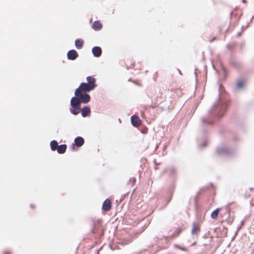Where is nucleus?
<instances>
[{
	"mask_svg": "<svg viewBox=\"0 0 254 254\" xmlns=\"http://www.w3.org/2000/svg\"><path fill=\"white\" fill-rule=\"evenodd\" d=\"M227 107L225 101L219 99L213 106L208 111L207 115L201 119L202 124H212L213 120L223 116Z\"/></svg>",
	"mask_w": 254,
	"mask_h": 254,
	"instance_id": "obj_1",
	"label": "nucleus"
},
{
	"mask_svg": "<svg viewBox=\"0 0 254 254\" xmlns=\"http://www.w3.org/2000/svg\"><path fill=\"white\" fill-rule=\"evenodd\" d=\"M75 98L81 104V103L86 104L90 100V96L89 94L86 93L82 92L79 88H77L75 91Z\"/></svg>",
	"mask_w": 254,
	"mask_h": 254,
	"instance_id": "obj_2",
	"label": "nucleus"
},
{
	"mask_svg": "<svg viewBox=\"0 0 254 254\" xmlns=\"http://www.w3.org/2000/svg\"><path fill=\"white\" fill-rule=\"evenodd\" d=\"M234 153V150H231L225 144H220L216 149V153L220 156H229Z\"/></svg>",
	"mask_w": 254,
	"mask_h": 254,
	"instance_id": "obj_3",
	"label": "nucleus"
},
{
	"mask_svg": "<svg viewBox=\"0 0 254 254\" xmlns=\"http://www.w3.org/2000/svg\"><path fill=\"white\" fill-rule=\"evenodd\" d=\"M80 104L77 101L75 98H71L70 100V112L73 115H76L79 113L81 110Z\"/></svg>",
	"mask_w": 254,
	"mask_h": 254,
	"instance_id": "obj_4",
	"label": "nucleus"
},
{
	"mask_svg": "<svg viewBox=\"0 0 254 254\" xmlns=\"http://www.w3.org/2000/svg\"><path fill=\"white\" fill-rule=\"evenodd\" d=\"M165 173H167L170 178H174L177 175V169L174 167H169L164 170L162 174Z\"/></svg>",
	"mask_w": 254,
	"mask_h": 254,
	"instance_id": "obj_5",
	"label": "nucleus"
},
{
	"mask_svg": "<svg viewBox=\"0 0 254 254\" xmlns=\"http://www.w3.org/2000/svg\"><path fill=\"white\" fill-rule=\"evenodd\" d=\"M78 88H79V90H80L82 92L86 93L87 92L94 89V88L91 87L90 85L85 82L81 83Z\"/></svg>",
	"mask_w": 254,
	"mask_h": 254,
	"instance_id": "obj_6",
	"label": "nucleus"
},
{
	"mask_svg": "<svg viewBox=\"0 0 254 254\" xmlns=\"http://www.w3.org/2000/svg\"><path fill=\"white\" fill-rule=\"evenodd\" d=\"M78 56V53L75 50H70L67 53V59L69 60H75Z\"/></svg>",
	"mask_w": 254,
	"mask_h": 254,
	"instance_id": "obj_7",
	"label": "nucleus"
},
{
	"mask_svg": "<svg viewBox=\"0 0 254 254\" xmlns=\"http://www.w3.org/2000/svg\"><path fill=\"white\" fill-rule=\"evenodd\" d=\"M81 115L83 117L89 116L91 113L90 108L89 106H84L81 109Z\"/></svg>",
	"mask_w": 254,
	"mask_h": 254,
	"instance_id": "obj_8",
	"label": "nucleus"
},
{
	"mask_svg": "<svg viewBox=\"0 0 254 254\" xmlns=\"http://www.w3.org/2000/svg\"><path fill=\"white\" fill-rule=\"evenodd\" d=\"M92 53L94 57H99L102 54V49L100 47H94L92 49Z\"/></svg>",
	"mask_w": 254,
	"mask_h": 254,
	"instance_id": "obj_9",
	"label": "nucleus"
},
{
	"mask_svg": "<svg viewBox=\"0 0 254 254\" xmlns=\"http://www.w3.org/2000/svg\"><path fill=\"white\" fill-rule=\"evenodd\" d=\"M86 80L87 81L86 83L87 84H88L91 87H92L94 89L96 87L97 85L96 84V79L95 78L91 76H88L86 77Z\"/></svg>",
	"mask_w": 254,
	"mask_h": 254,
	"instance_id": "obj_10",
	"label": "nucleus"
},
{
	"mask_svg": "<svg viewBox=\"0 0 254 254\" xmlns=\"http://www.w3.org/2000/svg\"><path fill=\"white\" fill-rule=\"evenodd\" d=\"M111 208V201L109 199H106L103 202L102 209L104 211H109Z\"/></svg>",
	"mask_w": 254,
	"mask_h": 254,
	"instance_id": "obj_11",
	"label": "nucleus"
},
{
	"mask_svg": "<svg viewBox=\"0 0 254 254\" xmlns=\"http://www.w3.org/2000/svg\"><path fill=\"white\" fill-rule=\"evenodd\" d=\"M131 122L132 125L134 127H138L140 124V119L135 115H133L131 117Z\"/></svg>",
	"mask_w": 254,
	"mask_h": 254,
	"instance_id": "obj_12",
	"label": "nucleus"
},
{
	"mask_svg": "<svg viewBox=\"0 0 254 254\" xmlns=\"http://www.w3.org/2000/svg\"><path fill=\"white\" fill-rule=\"evenodd\" d=\"M75 145L77 147H80L82 146L84 143V139L81 136H78L74 139Z\"/></svg>",
	"mask_w": 254,
	"mask_h": 254,
	"instance_id": "obj_13",
	"label": "nucleus"
},
{
	"mask_svg": "<svg viewBox=\"0 0 254 254\" xmlns=\"http://www.w3.org/2000/svg\"><path fill=\"white\" fill-rule=\"evenodd\" d=\"M92 28L95 31H98L102 29V25L100 21L97 20L93 23Z\"/></svg>",
	"mask_w": 254,
	"mask_h": 254,
	"instance_id": "obj_14",
	"label": "nucleus"
},
{
	"mask_svg": "<svg viewBox=\"0 0 254 254\" xmlns=\"http://www.w3.org/2000/svg\"><path fill=\"white\" fill-rule=\"evenodd\" d=\"M66 149V144H61L58 146L57 151L59 154H63L64 153Z\"/></svg>",
	"mask_w": 254,
	"mask_h": 254,
	"instance_id": "obj_15",
	"label": "nucleus"
},
{
	"mask_svg": "<svg viewBox=\"0 0 254 254\" xmlns=\"http://www.w3.org/2000/svg\"><path fill=\"white\" fill-rule=\"evenodd\" d=\"M58 143L56 140H53L50 142V146L52 151H55L57 150L58 147Z\"/></svg>",
	"mask_w": 254,
	"mask_h": 254,
	"instance_id": "obj_16",
	"label": "nucleus"
},
{
	"mask_svg": "<svg viewBox=\"0 0 254 254\" xmlns=\"http://www.w3.org/2000/svg\"><path fill=\"white\" fill-rule=\"evenodd\" d=\"M83 41L81 39H76L75 41V46L78 49H80L83 46Z\"/></svg>",
	"mask_w": 254,
	"mask_h": 254,
	"instance_id": "obj_17",
	"label": "nucleus"
},
{
	"mask_svg": "<svg viewBox=\"0 0 254 254\" xmlns=\"http://www.w3.org/2000/svg\"><path fill=\"white\" fill-rule=\"evenodd\" d=\"M221 208H218L214 210L211 214V217L212 219H216L218 217L219 212L221 210Z\"/></svg>",
	"mask_w": 254,
	"mask_h": 254,
	"instance_id": "obj_18",
	"label": "nucleus"
},
{
	"mask_svg": "<svg viewBox=\"0 0 254 254\" xmlns=\"http://www.w3.org/2000/svg\"><path fill=\"white\" fill-rule=\"evenodd\" d=\"M244 87V84L241 80H239L237 82L236 87L239 90L242 89Z\"/></svg>",
	"mask_w": 254,
	"mask_h": 254,
	"instance_id": "obj_19",
	"label": "nucleus"
},
{
	"mask_svg": "<svg viewBox=\"0 0 254 254\" xmlns=\"http://www.w3.org/2000/svg\"><path fill=\"white\" fill-rule=\"evenodd\" d=\"M199 231V228L197 227V226L195 224H193V227L191 229V234L192 235H194L197 233V231Z\"/></svg>",
	"mask_w": 254,
	"mask_h": 254,
	"instance_id": "obj_20",
	"label": "nucleus"
},
{
	"mask_svg": "<svg viewBox=\"0 0 254 254\" xmlns=\"http://www.w3.org/2000/svg\"><path fill=\"white\" fill-rule=\"evenodd\" d=\"M207 145V142L206 141H204L202 144L200 146V147H205Z\"/></svg>",
	"mask_w": 254,
	"mask_h": 254,
	"instance_id": "obj_21",
	"label": "nucleus"
},
{
	"mask_svg": "<svg viewBox=\"0 0 254 254\" xmlns=\"http://www.w3.org/2000/svg\"><path fill=\"white\" fill-rule=\"evenodd\" d=\"M180 231H176L174 232V235L172 236V237H176L177 236L179 235V233H180Z\"/></svg>",
	"mask_w": 254,
	"mask_h": 254,
	"instance_id": "obj_22",
	"label": "nucleus"
},
{
	"mask_svg": "<svg viewBox=\"0 0 254 254\" xmlns=\"http://www.w3.org/2000/svg\"><path fill=\"white\" fill-rule=\"evenodd\" d=\"M176 247L179 249H180L181 250H183V251H185L186 250V249L184 248H181L180 247V246H176Z\"/></svg>",
	"mask_w": 254,
	"mask_h": 254,
	"instance_id": "obj_23",
	"label": "nucleus"
},
{
	"mask_svg": "<svg viewBox=\"0 0 254 254\" xmlns=\"http://www.w3.org/2000/svg\"><path fill=\"white\" fill-rule=\"evenodd\" d=\"M3 254H11L8 251H5V252H3Z\"/></svg>",
	"mask_w": 254,
	"mask_h": 254,
	"instance_id": "obj_24",
	"label": "nucleus"
},
{
	"mask_svg": "<svg viewBox=\"0 0 254 254\" xmlns=\"http://www.w3.org/2000/svg\"><path fill=\"white\" fill-rule=\"evenodd\" d=\"M132 181V182L134 183L135 182V179L134 178H133L132 179V180H131V179H130L129 181Z\"/></svg>",
	"mask_w": 254,
	"mask_h": 254,
	"instance_id": "obj_25",
	"label": "nucleus"
},
{
	"mask_svg": "<svg viewBox=\"0 0 254 254\" xmlns=\"http://www.w3.org/2000/svg\"><path fill=\"white\" fill-rule=\"evenodd\" d=\"M238 36H241V33H238Z\"/></svg>",
	"mask_w": 254,
	"mask_h": 254,
	"instance_id": "obj_26",
	"label": "nucleus"
},
{
	"mask_svg": "<svg viewBox=\"0 0 254 254\" xmlns=\"http://www.w3.org/2000/svg\"><path fill=\"white\" fill-rule=\"evenodd\" d=\"M31 208H33V207H34V206H33V204H31Z\"/></svg>",
	"mask_w": 254,
	"mask_h": 254,
	"instance_id": "obj_27",
	"label": "nucleus"
},
{
	"mask_svg": "<svg viewBox=\"0 0 254 254\" xmlns=\"http://www.w3.org/2000/svg\"><path fill=\"white\" fill-rule=\"evenodd\" d=\"M242 1H243V2H246V0H242Z\"/></svg>",
	"mask_w": 254,
	"mask_h": 254,
	"instance_id": "obj_28",
	"label": "nucleus"
},
{
	"mask_svg": "<svg viewBox=\"0 0 254 254\" xmlns=\"http://www.w3.org/2000/svg\"><path fill=\"white\" fill-rule=\"evenodd\" d=\"M171 199V198H170L169 199V200H168V202H169V201H170Z\"/></svg>",
	"mask_w": 254,
	"mask_h": 254,
	"instance_id": "obj_29",
	"label": "nucleus"
},
{
	"mask_svg": "<svg viewBox=\"0 0 254 254\" xmlns=\"http://www.w3.org/2000/svg\"><path fill=\"white\" fill-rule=\"evenodd\" d=\"M247 27H248V25H247V27H245V29H247Z\"/></svg>",
	"mask_w": 254,
	"mask_h": 254,
	"instance_id": "obj_30",
	"label": "nucleus"
},
{
	"mask_svg": "<svg viewBox=\"0 0 254 254\" xmlns=\"http://www.w3.org/2000/svg\"><path fill=\"white\" fill-rule=\"evenodd\" d=\"M247 27H248V25H247V27H245V29H247Z\"/></svg>",
	"mask_w": 254,
	"mask_h": 254,
	"instance_id": "obj_31",
	"label": "nucleus"
},
{
	"mask_svg": "<svg viewBox=\"0 0 254 254\" xmlns=\"http://www.w3.org/2000/svg\"><path fill=\"white\" fill-rule=\"evenodd\" d=\"M247 27H248V25H247V27H245V29H247Z\"/></svg>",
	"mask_w": 254,
	"mask_h": 254,
	"instance_id": "obj_32",
	"label": "nucleus"
},
{
	"mask_svg": "<svg viewBox=\"0 0 254 254\" xmlns=\"http://www.w3.org/2000/svg\"><path fill=\"white\" fill-rule=\"evenodd\" d=\"M178 71H179V72L180 73H181V71H180V70H179V69H178Z\"/></svg>",
	"mask_w": 254,
	"mask_h": 254,
	"instance_id": "obj_33",
	"label": "nucleus"
}]
</instances>
